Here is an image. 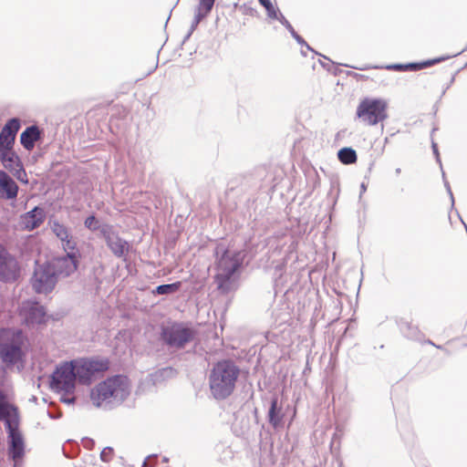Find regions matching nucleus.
Segmentation results:
<instances>
[{"mask_svg":"<svg viewBox=\"0 0 467 467\" xmlns=\"http://www.w3.org/2000/svg\"><path fill=\"white\" fill-rule=\"evenodd\" d=\"M282 24L285 26V27L292 33V35L297 39L299 40V36H297L293 28V26H291V24L286 20L285 19V17H282V20H281Z\"/></svg>","mask_w":467,"mask_h":467,"instance_id":"28","label":"nucleus"},{"mask_svg":"<svg viewBox=\"0 0 467 467\" xmlns=\"http://www.w3.org/2000/svg\"><path fill=\"white\" fill-rule=\"evenodd\" d=\"M41 138V131L37 126H30L26 128L20 135V142L27 150H32L36 141Z\"/></svg>","mask_w":467,"mask_h":467,"instance_id":"18","label":"nucleus"},{"mask_svg":"<svg viewBox=\"0 0 467 467\" xmlns=\"http://www.w3.org/2000/svg\"><path fill=\"white\" fill-rule=\"evenodd\" d=\"M19 316L29 327L45 324L48 319L44 306L34 301L24 302L20 307Z\"/></svg>","mask_w":467,"mask_h":467,"instance_id":"12","label":"nucleus"},{"mask_svg":"<svg viewBox=\"0 0 467 467\" xmlns=\"http://www.w3.org/2000/svg\"><path fill=\"white\" fill-rule=\"evenodd\" d=\"M240 372L239 367L232 359L216 362L209 374L212 396L218 400L229 398L235 390Z\"/></svg>","mask_w":467,"mask_h":467,"instance_id":"2","label":"nucleus"},{"mask_svg":"<svg viewBox=\"0 0 467 467\" xmlns=\"http://www.w3.org/2000/svg\"><path fill=\"white\" fill-rule=\"evenodd\" d=\"M52 233L60 240L62 247L65 251H75L77 249V242L69 233V229L64 223L58 221L50 223Z\"/></svg>","mask_w":467,"mask_h":467,"instance_id":"16","label":"nucleus"},{"mask_svg":"<svg viewBox=\"0 0 467 467\" xmlns=\"http://www.w3.org/2000/svg\"><path fill=\"white\" fill-rule=\"evenodd\" d=\"M104 235L108 246L116 256H122L124 253L128 250V243L122 240L118 235L111 234L109 233H105Z\"/></svg>","mask_w":467,"mask_h":467,"instance_id":"20","label":"nucleus"},{"mask_svg":"<svg viewBox=\"0 0 467 467\" xmlns=\"http://www.w3.org/2000/svg\"><path fill=\"white\" fill-rule=\"evenodd\" d=\"M28 348V338L21 329H0V359L7 368L23 365Z\"/></svg>","mask_w":467,"mask_h":467,"instance_id":"3","label":"nucleus"},{"mask_svg":"<svg viewBox=\"0 0 467 467\" xmlns=\"http://www.w3.org/2000/svg\"><path fill=\"white\" fill-rule=\"evenodd\" d=\"M0 420L5 421L7 431V454L16 467L25 456V440L18 429L19 415L17 408L11 404L7 396L0 389Z\"/></svg>","mask_w":467,"mask_h":467,"instance_id":"1","label":"nucleus"},{"mask_svg":"<svg viewBox=\"0 0 467 467\" xmlns=\"http://www.w3.org/2000/svg\"><path fill=\"white\" fill-rule=\"evenodd\" d=\"M20 265L16 257L0 244V281L16 282L20 276Z\"/></svg>","mask_w":467,"mask_h":467,"instance_id":"11","label":"nucleus"},{"mask_svg":"<svg viewBox=\"0 0 467 467\" xmlns=\"http://www.w3.org/2000/svg\"><path fill=\"white\" fill-rule=\"evenodd\" d=\"M57 281L49 265H37L31 277V285L36 294H48L55 288Z\"/></svg>","mask_w":467,"mask_h":467,"instance_id":"8","label":"nucleus"},{"mask_svg":"<svg viewBox=\"0 0 467 467\" xmlns=\"http://www.w3.org/2000/svg\"><path fill=\"white\" fill-rule=\"evenodd\" d=\"M20 126V120L16 118L10 119L5 124L0 132V152L13 149Z\"/></svg>","mask_w":467,"mask_h":467,"instance_id":"14","label":"nucleus"},{"mask_svg":"<svg viewBox=\"0 0 467 467\" xmlns=\"http://www.w3.org/2000/svg\"><path fill=\"white\" fill-rule=\"evenodd\" d=\"M0 161L4 167L11 172L22 170L21 161L13 149L0 152Z\"/></svg>","mask_w":467,"mask_h":467,"instance_id":"19","label":"nucleus"},{"mask_svg":"<svg viewBox=\"0 0 467 467\" xmlns=\"http://www.w3.org/2000/svg\"><path fill=\"white\" fill-rule=\"evenodd\" d=\"M337 157L343 164H353L356 163L358 160L356 151L351 148H343L339 150Z\"/></svg>","mask_w":467,"mask_h":467,"instance_id":"23","label":"nucleus"},{"mask_svg":"<svg viewBox=\"0 0 467 467\" xmlns=\"http://www.w3.org/2000/svg\"><path fill=\"white\" fill-rule=\"evenodd\" d=\"M284 414L282 413V408L278 405V399L275 397L271 400V405L268 411V421L273 428L277 429L283 420Z\"/></svg>","mask_w":467,"mask_h":467,"instance_id":"21","label":"nucleus"},{"mask_svg":"<svg viewBox=\"0 0 467 467\" xmlns=\"http://www.w3.org/2000/svg\"><path fill=\"white\" fill-rule=\"evenodd\" d=\"M66 252L67 255L54 258L52 262L47 263L52 267L57 278L69 276L78 269V256L77 249L73 252Z\"/></svg>","mask_w":467,"mask_h":467,"instance_id":"13","label":"nucleus"},{"mask_svg":"<svg viewBox=\"0 0 467 467\" xmlns=\"http://www.w3.org/2000/svg\"><path fill=\"white\" fill-rule=\"evenodd\" d=\"M162 338L171 347L183 348L188 342L192 341L195 336L193 329L175 323L163 328Z\"/></svg>","mask_w":467,"mask_h":467,"instance_id":"10","label":"nucleus"},{"mask_svg":"<svg viewBox=\"0 0 467 467\" xmlns=\"http://www.w3.org/2000/svg\"><path fill=\"white\" fill-rule=\"evenodd\" d=\"M219 249H220V246H217V248H216V254H218V253H219Z\"/></svg>","mask_w":467,"mask_h":467,"instance_id":"29","label":"nucleus"},{"mask_svg":"<svg viewBox=\"0 0 467 467\" xmlns=\"http://www.w3.org/2000/svg\"><path fill=\"white\" fill-rule=\"evenodd\" d=\"M46 214L42 208L35 207L31 211L23 213L18 221V227L22 231H33L38 228L45 221Z\"/></svg>","mask_w":467,"mask_h":467,"instance_id":"15","label":"nucleus"},{"mask_svg":"<svg viewBox=\"0 0 467 467\" xmlns=\"http://www.w3.org/2000/svg\"><path fill=\"white\" fill-rule=\"evenodd\" d=\"M241 252L225 249L216 264L215 282L219 288H224L243 264Z\"/></svg>","mask_w":467,"mask_h":467,"instance_id":"6","label":"nucleus"},{"mask_svg":"<svg viewBox=\"0 0 467 467\" xmlns=\"http://www.w3.org/2000/svg\"><path fill=\"white\" fill-rule=\"evenodd\" d=\"M17 193L16 182L5 171L0 170V199L15 200Z\"/></svg>","mask_w":467,"mask_h":467,"instance_id":"17","label":"nucleus"},{"mask_svg":"<svg viewBox=\"0 0 467 467\" xmlns=\"http://www.w3.org/2000/svg\"><path fill=\"white\" fill-rule=\"evenodd\" d=\"M259 3L266 9L267 15L269 17L273 19H277V11L275 6L272 5L270 0H258Z\"/></svg>","mask_w":467,"mask_h":467,"instance_id":"26","label":"nucleus"},{"mask_svg":"<svg viewBox=\"0 0 467 467\" xmlns=\"http://www.w3.org/2000/svg\"><path fill=\"white\" fill-rule=\"evenodd\" d=\"M214 4V0H201L198 10H197V18L198 20H201L202 18L205 17L210 11L212 10Z\"/></svg>","mask_w":467,"mask_h":467,"instance_id":"24","label":"nucleus"},{"mask_svg":"<svg viewBox=\"0 0 467 467\" xmlns=\"http://www.w3.org/2000/svg\"><path fill=\"white\" fill-rule=\"evenodd\" d=\"M182 285L181 282H175L168 285H161L156 287L155 293L158 295H168L177 292Z\"/></svg>","mask_w":467,"mask_h":467,"instance_id":"25","label":"nucleus"},{"mask_svg":"<svg viewBox=\"0 0 467 467\" xmlns=\"http://www.w3.org/2000/svg\"><path fill=\"white\" fill-rule=\"evenodd\" d=\"M441 61V58L429 59L419 63H409L406 65L396 64L389 67V68L399 70V71H406V70H420L422 68L429 67L433 66L434 64Z\"/></svg>","mask_w":467,"mask_h":467,"instance_id":"22","label":"nucleus"},{"mask_svg":"<svg viewBox=\"0 0 467 467\" xmlns=\"http://www.w3.org/2000/svg\"><path fill=\"white\" fill-rule=\"evenodd\" d=\"M78 379L82 384H89L94 377L109 369V362L107 358H88L73 361Z\"/></svg>","mask_w":467,"mask_h":467,"instance_id":"7","label":"nucleus"},{"mask_svg":"<svg viewBox=\"0 0 467 467\" xmlns=\"http://www.w3.org/2000/svg\"><path fill=\"white\" fill-rule=\"evenodd\" d=\"M357 118L365 125L375 126L388 117V104L382 99L365 98L356 110Z\"/></svg>","mask_w":467,"mask_h":467,"instance_id":"5","label":"nucleus"},{"mask_svg":"<svg viewBox=\"0 0 467 467\" xmlns=\"http://www.w3.org/2000/svg\"><path fill=\"white\" fill-rule=\"evenodd\" d=\"M84 224L88 229L91 231H96L99 229V221L94 215L87 217Z\"/></svg>","mask_w":467,"mask_h":467,"instance_id":"27","label":"nucleus"},{"mask_svg":"<svg viewBox=\"0 0 467 467\" xmlns=\"http://www.w3.org/2000/svg\"><path fill=\"white\" fill-rule=\"evenodd\" d=\"M130 394V384L126 377L114 376L99 383L90 393L92 403L100 407L112 400L122 401Z\"/></svg>","mask_w":467,"mask_h":467,"instance_id":"4","label":"nucleus"},{"mask_svg":"<svg viewBox=\"0 0 467 467\" xmlns=\"http://www.w3.org/2000/svg\"><path fill=\"white\" fill-rule=\"evenodd\" d=\"M78 379L73 361L60 365L52 375L51 385L57 390L70 392L75 389Z\"/></svg>","mask_w":467,"mask_h":467,"instance_id":"9","label":"nucleus"}]
</instances>
